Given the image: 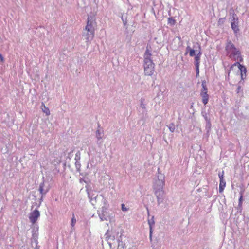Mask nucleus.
Segmentation results:
<instances>
[{
    "label": "nucleus",
    "mask_w": 249,
    "mask_h": 249,
    "mask_svg": "<svg viewBox=\"0 0 249 249\" xmlns=\"http://www.w3.org/2000/svg\"><path fill=\"white\" fill-rule=\"evenodd\" d=\"M225 50L227 56L231 59L237 61L231 67L229 75L231 72L234 71L237 72V74L241 75L242 79H243V72L246 73V69L244 66L241 65L238 62L239 61H242L243 60L240 51L235 47L234 45L231 41L227 42Z\"/></svg>",
    "instance_id": "nucleus-1"
},
{
    "label": "nucleus",
    "mask_w": 249,
    "mask_h": 249,
    "mask_svg": "<svg viewBox=\"0 0 249 249\" xmlns=\"http://www.w3.org/2000/svg\"><path fill=\"white\" fill-rule=\"evenodd\" d=\"M164 176L161 174L158 173L157 175V179L155 180L154 183V189L155 193L158 199V203L160 204L162 202V198L164 195L163 187L165 185Z\"/></svg>",
    "instance_id": "nucleus-2"
},
{
    "label": "nucleus",
    "mask_w": 249,
    "mask_h": 249,
    "mask_svg": "<svg viewBox=\"0 0 249 249\" xmlns=\"http://www.w3.org/2000/svg\"><path fill=\"white\" fill-rule=\"evenodd\" d=\"M151 53L147 49L144 55V71L146 75H152L154 71V64L151 59Z\"/></svg>",
    "instance_id": "nucleus-3"
},
{
    "label": "nucleus",
    "mask_w": 249,
    "mask_h": 249,
    "mask_svg": "<svg viewBox=\"0 0 249 249\" xmlns=\"http://www.w3.org/2000/svg\"><path fill=\"white\" fill-rule=\"evenodd\" d=\"M187 53H189L190 56L194 57L195 65L197 73H198L200 57L202 54L200 47L199 46L198 50H195L188 46L186 47L185 54H186Z\"/></svg>",
    "instance_id": "nucleus-4"
},
{
    "label": "nucleus",
    "mask_w": 249,
    "mask_h": 249,
    "mask_svg": "<svg viewBox=\"0 0 249 249\" xmlns=\"http://www.w3.org/2000/svg\"><path fill=\"white\" fill-rule=\"evenodd\" d=\"M102 201L104 206L102 207L101 213H99V217L101 221L111 220L113 217L107 211L108 205L107 201L104 198H102Z\"/></svg>",
    "instance_id": "nucleus-5"
},
{
    "label": "nucleus",
    "mask_w": 249,
    "mask_h": 249,
    "mask_svg": "<svg viewBox=\"0 0 249 249\" xmlns=\"http://www.w3.org/2000/svg\"><path fill=\"white\" fill-rule=\"evenodd\" d=\"M117 249H136L130 244L129 240L126 236H120L118 240Z\"/></svg>",
    "instance_id": "nucleus-6"
},
{
    "label": "nucleus",
    "mask_w": 249,
    "mask_h": 249,
    "mask_svg": "<svg viewBox=\"0 0 249 249\" xmlns=\"http://www.w3.org/2000/svg\"><path fill=\"white\" fill-rule=\"evenodd\" d=\"M202 89L201 91L200 96L202 98V102L204 105L208 103L209 100V95L207 94V88L206 82L204 81L202 82Z\"/></svg>",
    "instance_id": "nucleus-7"
},
{
    "label": "nucleus",
    "mask_w": 249,
    "mask_h": 249,
    "mask_svg": "<svg viewBox=\"0 0 249 249\" xmlns=\"http://www.w3.org/2000/svg\"><path fill=\"white\" fill-rule=\"evenodd\" d=\"M39 216L40 212L39 211L35 210L30 214L29 219L30 221L34 224L37 221Z\"/></svg>",
    "instance_id": "nucleus-8"
},
{
    "label": "nucleus",
    "mask_w": 249,
    "mask_h": 249,
    "mask_svg": "<svg viewBox=\"0 0 249 249\" xmlns=\"http://www.w3.org/2000/svg\"><path fill=\"white\" fill-rule=\"evenodd\" d=\"M94 32L88 31L86 30H84L83 32V37L87 42L91 41L94 37Z\"/></svg>",
    "instance_id": "nucleus-9"
},
{
    "label": "nucleus",
    "mask_w": 249,
    "mask_h": 249,
    "mask_svg": "<svg viewBox=\"0 0 249 249\" xmlns=\"http://www.w3.org/2000/svg\"><path fill=\"white\" fill-rule=\"evenodd\" d=\"M115 233L113 231H107L106 233V238L108 241V244L110 248H111V244L109 242V240H114L115 239Z\"/></svg>",
    "instance_id": "nucleus-10"
},
{
    "label": "nucleus",
    "mask_w": 249,
    "mask_h": 249,
    "mask_svg": "<svg viewBox=\"0 0 249 249\" xmlns=\"http://www.w3.org/2000/svg\"><path fill=\"white\" fill-rule=\"evenodd\" d=\"M50 187L49 186H45V182L43 181L40 184L39 191L42 196L45 195L49 190Z\"/></svg>",
    "instance_id": "nucleus-11"
},
{
    "label": "nucleus",
    "mask_w": 249,
    "mask_h": 249,
    "mask_svg": "<svg viewBox=\"0 0 249 249\" xmlns=\"http://www.w3.org/2000/svg\"><path fill=\"white\" fill-rule=\"evenodd\" d=\"M238 18L234 16H232V19L231 20V27L235 32L238 31Z\"/></svg>",
    "instance_id": "nucleus-12"
},
{
    "label": "nucleus",
    "mask_w": 249,
    "mask_h": 249,
    "mask_svg": "<svg viewBox=\"0 0 249 249\" xmlns=\"http://www.w3.org/2000/svg\"><path fill=\"white\" fill-rule=\"evenodd\" d=\"M94 20L92 19H90L89 18H88V21L87 23V25L85 28L84 30H86L88 31H91L94 32Z\"/></svg>",
    "instance_id": "nucleus-13"
},
{
    "label": "nucleus",
    "mask_w": 249,
    "mask_h": 249,
    "mask_svg": "<svg viewBox=\"0 0 249 249\" xmlns=\"http://www.w3.org/2000/svg\"><path fill=\"white\" fill-rule=\"evenodd\" d=\"M42 111L46 114L47 116H49L50 114V110L48 107H46L45 105L42 103L41 106Z\"/></svg>",
    "instance_id": "nucleus-14"
},
{
    "label": "nucleus",
    "mask_w": 249,
    "mask_h": 249,
    "mask_svg": "<svg viewBox=\"0 0 249 249\" xmlns=\"http://www.w3.org/2000/svg\"><path fill=\"white\" fill-rule=\"evenodd\" d=\"M226 186V182L224 179H220V183H219V192L220 193L222 192L224 189V188Z\"/></svg>",
    "instance_id": "nucleus-15"
},
{
    "label": "nucleus",
    "mask_w": 249,
    "mask_h": 249,
    "mask_svg": "<svg viewBox=\"0 0 249 249\" xmlns=\"http://www.w3.org/2000/svg\"><path fill=\"white\" fill-rule=\"evenodd\" d=\"M76 221H77V220L75 217L74 214H72V216L71 218V223L72 230H74V227L76 223Z\"/></svg>",
    "instance_id": "nucleus-16"
},
{
    "label": "nucleus",
    "mask_w": 249,
    "mask_h": 249,
    "mask_svg": "<svg viewBox=\"0 0 249 249\" xmlns=\"http://www.w3.org/2000/svg\"><path fill=\"white\" fill-rule=\"evenodd\" d=\"M103 133L100 130H97L96 132V137L98 140H100L103 138Z\"/></svg>",
    "instance_id": "nucleus-17"
},
{
    "label": "nucleus",
    "mask_w": 249,
    "mask_h": 249,
    "mask_svg": "<svg viewBox=\"0 0 249 249\" xmlns=\"http://www.w3.org/2000/svg\"><path fill=\"white\" fill-rule=\"evenodd\" d=\"M175 20L172 18H168V23L171 25H174L175 24Z\"/></svg>",
    "instance_id": "nucleus-18"
},
{
    "label": "nucleus",
    "mask_w": 249,
    "mask_h": 249,
    "mask_svg": "<svg viewBox=\"0 0 249 249\" xmlns=\"http://www.w3.org/2000/svg\"><path fill=\"white\" fill-rule=\"evenodd\" d=\"M121 209L123 212H127L128 211L129 209L125 207L124 204H121Z\"/></svg>",
    "instance_id": "nucleus-19"
},
{
    "label": "nucleus",
    "mask_w": 249,
    "mask_h": 249,
    "mask_svg": "<svg viewBox=\"0 0 249 249\" xmlns=\"http://www.w3.org/2000/svg\"><path fill=\"white\" fill-rule=\"evenodd\" d=\"M154 223L153 218H152L151 220H148V224L150 226V230H151L152 229V225H153Z\"/></svg>",
    "instance_id": "nucleus-20"
},
{
    "label": "nucleus",
    "mask_w": 249,
    "mask_h": 249,
    "mask_svg": "<svg viewBox=\"0 0 249 249\" xmlns=\"http://www.w3.org/2000/svg\"><path fill=\"white\" fill-rule=\"evenodd\" d=\"M224 172L222 171L221 173H219L218 174V176L219 177L220 179H224Z\"/></svg>",
    "instance_id": "nucleus-21"
},
{
    "label": "nucleus",
    "mask_w": 249,
    "mask_h": 249,
    "mask_svg": "<svg viewBox=\"0 0 249 249\" xmlns=\"http://www.w3.org/2000/svg\"><path fill=\"white\" fill-rule=\"evenodd\" d=\"M242 200H243V196H242V194H241L240 197L239 199V206L240 207L241 206V205H242Z\"/></svg>",
    "instance_id": "nucleus-22"
},
{
    "label": "nucleus",
    "mask_w": 249,
    "mask_h": 249,
    "mask_svg": "<svg viewBox=\"0 0 249 249\" xmlns=\"http://www.w3.org/2000/svg\"><path fill=\"white\" fill-rule=\"evenodd\" d=\"M26 249H38V248H37V245L35 244L34 246L32 245L31 247L27 248Z\"/></svg>",
    "instance_id": "nucleus-23"
},
{
    "label": "nucleus",
    "mask_w": 249,
    "mask_h": 249,
    "mask_svg": "<svg viewBox=\"0 0 249 249\" xmlns=\"http://www.w3.org/2000/svg\"><path fill=\"white\" fill-rule=\"evenodd\" d=\"M171 132H173L175 130V127L174 126H170L169 127Z\"/></svg>",
    "instance_id": "nucleus-24"
},
{
    "label": "nucleus",
    "mask_w": 249,
    "mask_h": 249,
    "mask_svg": "<svg viewBox=\"0 0 249 249\" xmlns=\"http://www.w3.org/2000/svg\"><path fill=\"white\" fill-rule=\"evenodd\" d=\"M223 22H224V18H220L218 20L219 24L223 23Z\"/></svg>",
    "instance_id": "nucleus-25"
},
{
    "label": "nucleus",
    "mask_w": 249,
    "mask_h": 249,
    "mask_svg": "<svg viewBox=\"0 0 249 249\" xmlns=\"http://www.w3.org/2000/svg\"><path fill=\"white\" fill-rule=\"evenodd\" d=\"M0 59L1 62H3L4 58L1 54H0Z\"/></svg>",
    "instance_id": "nucleus-26"
},
{
    "label": "nucleus",
    "mask_w": 249,
    "mask_h": 249,
    "mask_svg": "<svg viewBox=\"0 0 249 249\" xmlns=\"http://www.w3.org/2000/svg\"><path fill=\"white\" fill-rule=\"evenodd\" d=\"M141 107L142 108H145V105H144V104H143L142 102H141Z\"/></svg>",
    "instance_id": "nucleus-27"
},
{
    "label": "nucleus",
    "mask_w": 249,
    "mask_h": 249,
    "mask_svg": "<svg viewBox=\"0 0 249 249\" xmlns=\"http://www.w3.org/2000/svg\"><path fill=\"white\" fill-rule=\"evenodd\" d=\"M240 89V87H238V88H237V92H239Z\"/></svg>",
    "instance_id": "nucleus-28"
}]
</instances>
